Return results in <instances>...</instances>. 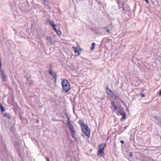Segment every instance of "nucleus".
Returning <instances> with one entry per match:
<instances>
[{
  "label": "nucleus",
  "mask_w": 161,
  "mask_h": 161,
  "mask_svg": "<svg viewBox=\"0 0 161 161\" xmlns=\"http://www.w3.org/2000/svg\"><path fill=\"white\" fill-rule=\"evenodd\" d=\"M79 123L81 128L82 132L86 136L89 138L90 136V130L88 126L81 121H80Z\"/></svg>",
  "instance_id": "nucleus-1"
},
{
  "label": "nucleus",
  "mask_w": 161,
  "mask_h": 161,
  "mask_svg": "<svg viewBox=\"0 0 161 161\" xmlns=\"http://www.w3.org/2000/svg\"><path fill=\"white\" fill-rule=\"evenodd\" d=\"M61 84L63 92H67L71 89L70 84L67 80H63L62 81Z\"/></svg>",
  "instance_id": "nucleus-2"
},
{
  "label": "nucleus",
  "mask_w": 161,
  "mask_h": 161,
  "mask_svg": "<svg viewBox=\"0 0 161 161\" xmlns=\"http://www.w3.org/2000/svg\"><path fill=\"white\" fill-rule=\"evenodd\" d=\"M51 26L52 27L54 30L56 32V33L59 36H60L61 35L62 32L61 31L57 29L58 26L56 25L53 24L51 21Z\"/></svg>",
  "instance_id": "nucleus-3"
},
{
  "label": "nucleus",
  "mask_w": 161,
  "mask_h": 161,
  "mask_svg": "<svg viewBox=\"0 0 161 161\" xmlns=\"http://www.w3.org/2000/svg\"><path fill=\"white\" fill-rule=\"evenodd\" d=\"M67 120L66 123L67 126L69 130L70 131H72L74 130H75L74 129L73 127L72 124L70 123L69 121V119L68 117H67Z\"/></svg>",
  "instance_id": "nucleus-4"
},
{
  "label": "nucleus",
  "mask_w": 161,
  "mask_h": 161,
  "mask_svg": "<svg viewBox=\"0 0 161 161\" xmlns=\"http://www.w3.org/2000/svg\"><path fill=\"white\" fill-rule=\"evenodd\" d=\"M51 76L53 77V79L54 80V82L55 83L57 81V73L53 71L51 69Z\"/></svg>",
  "instance_id": "nucleus-5"
},
{
  "label": "nucleus",
  "mask_w": 161,
  "mask_h": 161,
  "mask_svg": "<svg viewBox=\"0 0 161 161\" xmlns=\"http://www.w3.org/2000/svg\"><path fill=\"white\" fill-rule=\"evenodd\" d=\"M118 111L120 114L123 116V118L121 119V120H122L124 119H125L126 117L125 112L121 110V109L119 108H118Z\"/></svg>",
  "instance_id": "nucleus-6"
},
{
  "label": "nucleus",
  "mask_w": 161,
  "mask_h": 161,
  "mask_svg": "<svg viewBox=\"0 0 161 161\" xmlns=\"http://www.w3.org/2000/svg\"><path fill=\"white\" fill-rule=\"evenodd\" d=\"M72 48L74 49L75 53V55L76 56H79L80 53L79 49L77 47H73Z\"/></svg>",
  "instance_id": "nucleus-7"
},
{
  "label": "nucleus",
  "mask_w": 161,
  "mask_h": 161,
  "mask_svg": "<svg viewBox=\"0 0 161 161\" xmlns=\"http://www.w3.org/2000/svg\"><path fill=\"white\" fill-rule=\"evenodd\" d=\"M123 9L125 13L128 12L130 10V7L129 6H127L126 5H123Z\"/></svg>",
  "instance_id": "nucleus-8"
},
{
  "label": "nucleus",
  "mask_w": 161,
  "mask_h": 161,
  "mask_svg": "<svg viewBox=\"0 0 161 161\" xmlns=\"http://www.w3.org/2000/svg\"><path fill=\"white\" fill-rule=\"evenodd\" d=\"M97 155L99 157H101L103 156L104 154V153L103 150L98 149L97 153Z\"/></svg>",
  "instance_id": "nucleus-9"
},
{
  "label": "nucleus",
  "mask_w": 161,
  "mask_h": 161,
  "mask_svg": "<svg viewBox=\"0 0 161 161\" xmlns=\"http://www.w3.org/2000/svg\"><path fill=\"white\" fill-rule=\"evenodd\" d=\"M154 118L157 121L158 123V124L159 125H161V119L156 116H154Z\"/></svg>",
  "instance_id": "nucleus-10"
},
{
  "label": "nucleus",
  "mask_w": 161,
  "mask_h": 161,
  "mask_svg": "<svg viewBox=\"0 0 161 161\" xmlns=\"http://www.w3.org/2000/svg\"><path fill=\"white\" fill-rule=\"evenodd\" d=\"M105 144H102L101 145H100L99 147V149L101 150H104V149L105 147Z\"/></svg>",
  "instance_id": "nucleus-11"
},
{
  "label": "nucleus",
  "mask_w": 161,
  "mask_h": 161,
  "mask_svg": "<svg viewBox=\"0 0 161 161\" xmlns=\"http://www.w3.org/2000/svg\"><path fill=\"white\" fill-rule=\"evenodd\" d=\"M0 74L1 76L2 80L3 81H6V76H5L4 74L3 73V72L0 73Z\"/></svg>",
  "instance_id": "nucleus-12"
},
{
  "label": "nucleus",
  "mask_w": 161,
  "mask_h": 161,
  "mask_svg": "<svg viewBox=\"0 0 161 161\" xmlns=\"http://www.w3.org/2000/svg\"><path fill=\"white\" fill-rule=\"evenodd\" d=\"M72 137L75 139V136L76 135V132L75 130L70 131Z\"/></svg>",
  "instance_id": "nucleus-13"
},
{
  "label": "nucleus",
  "mask_w": 161,
  "mask_h": 161,
  "mask_svg": "<svg viewBox=\"0 0 161 161\" xmlns=\"http://www.w3.org/2000/svg\"><path fill=\"white\" fill-rule=\"evenodd\" d=\"M111 104L113 106L114 108V110H116L118 109V108H117V107L116 104L115 103V102L114 101H112L111 102Z\"/></svg>",
  "instance_id": "nucleus-14"
},
{
  "label": "nucleus",
  "mask_w": 161,
  "mask_h": 161,
  "mask_svg": "<svg viewBox=\"0 0 161 161\" xmlns=\"http://www.w3.org/2000/svg\"><path fill=\"white\" fill-rule=\"evenodd\" d=\"M110 95L112 98H114L115 100H117L118 97L113 92H112Z\"/></svg>",
  "instance_id": "nucleus-15"
},
{
  "label": "nucleus",
  "mask_w": 161,
  "mask_h": 161,
  "mask_svg": "<svg viewBox=\"0 0 161 161\" xmlns=\"http://www.w3.org/2000/svg\"><path fill=\"white\" fill-rule=\"evenodd\" d=\"M44 1V4L47 6V7H48V8H49V6L48 4V2L47 1V0H43Z\"/></svg>",
  "instance_id": "nucleus-16"
},
{
  "label": "nucleus",
  "mask_w": 161,
  "mask_h": 161,
  "mask_svg": "<svg viewBox=\"0 0 161 161\" xmlns=\"http://www.w3.org/2000/svg\"><path fill=\"white\" fill-rule=\"evenodd\" d=\"M0 109L1 111L3 112L5 111V108L3 107L2 104L0 103Z\"/></svg>",
  "instance_id": "nucleus-17"
},
{
  "label": "nucleus",
  "mask_w": 161,
  "mask_h": 161,
  "mask_svg": "<svg viewBox=\"0 0 161 161\" xmlns=\"http://www.w3.org/2000/svg\"><path fill=\"white\" fill-rule=\"evenodd\" d=\"M95 46V43H92V46L90 47V50H92L94 49Z\"/></svg>",
  "instance_id": "nucleus-18"
},
{
  "label": "nucleus",
  "mask_w": 161,
  "mask_h": 161,
  "mask_svg": "<svg viewBox=\"0 0 161 161\" xmlns=\"http://www.w3.org/2000/svg\"><path fill=\"white\" fill-rule=\"evenodd\" d=\"M104 29L107 33H110V30L107 27H105Z\"/></svg>",
  "instance_id": "nucleus-19"
},
{
  "label": "nucleus",
  "mask_w": 161,
  "mask_h": 161,
  "mask_svg": "<svg viewBox=\"0 0 161 161\" xmlns=\"http://www.w3.org/2000/svg\"><path fill=\"white\" fill-rule=\"evenodd\" d=\"M106 89H107V91H109V92L110 93V94H111V93L112 92L111 91V90H110L109 88H108V87H107V88Z\"/></svg>",
  "instance_id": "nucleus-20"
},
{
  "label": "nucleus",
  "mask_w": 161,
  "mask_h": 161,
  "mask_svg": "<svg viewBox=\"0 0 161 161\" xmlns=\"http://www.w3.org/2000/svg\"><path fill=\"white\" fill-rule=\"evenodd\" d=\"M140 94H141L142 97V98L145 97V95L142 93L140 92Z\"/></svg>",
  "instance_id": "nucleus-21"
},
{
  "label": "nucleus",
  "mask_w": 161,
  "mask_h": 161,
  "mask_svg": "<svg viewBox=\"0 0 161 161\" xmlns=\"http://www.w3.org/2000/svg\"><path fill=\"white\" fill-rule=\"evenodd\" d=\"M146 2V3H147V4H148L149 3V1H148V0H144Z\"/></svg>",
  "instance_id": "nucleus-22"
},
{
  "label": "nucleus",
  "mask_w": 161,
  "mask_h": 161,
  "mask_svg": "<svg viewBox=\"0 0 161 161\" xmlns=\"http://www.w3.org/2000/svg\"><path fill=\"white\" fill-rule=\"evenodd\" d=\"M120 142L122 144H124V141H122V140H121L120 141Z\"/></svg>",
  "instance_id": "nucleus-23"
},
{
  "label": "nucleus",
  "mask_w": 161,
  "mask_h": 161,
  "mask_svg": "<svg viewBox=\"0 0 161 161\" xmlns=\"http://www.w3.org/2000/svg\"><path fill=\"white\" fill-rule=\"evenodd\" d=\"M130 156H132V152L130 153Z\"/></svg>",
  "instance_id": "nucleus-24"
},
{
  "label": "nucleus",
  "mask_w": 161,
  "mask_h": 161,
  "mask_svg": "<svg viewBox=\"0 0 161 161\" xmlns=\"http://www.w3.org/2000/svg\"><path fill=\"white\" fill-rule=\"evenodd\" d=\"M46 159H47V161H50L49 159L48 158H46Z\"/></svg>",
  "instance_id": "nucleus-25"
},
{
  "label": "nucleus",
  "mask_w": 161,
  "mask_h": 161,
  "mask_svg": "<svg viewBox=\"0 0 161 161\" xmlns=\"http://www.w3.org/2000/svg\"><path fill=\"white\" fill-rule=\"evenodd\" d=\"M48 72H49V74H50V73H51V72H50V69H49V70H48Z\"/></svg>",
  "instance_id": "nucleus-26"
},
{
  "label": "nucleus",
  "mask_w": 161,
  "mask_h": 161,
  "mask_svg": "<svg viewBox=\"0 0 161 161\" xmlns=\"http://www.w3.org/2000/svg\"><path fill=\"white\" fill-rule=\"evenodd\" d=\"M159 94L160 95H161V90L160 91V92H159Z\"/></svg>",
  "instance_id": "nucleus-27"
},
{
  "label": "nucleus",
  "mask_w": 161,
  "mask_h": 161,
  "mask_svg": "<svg viewBox=\"0 0 161 161\" xmlns=\"http://www.w3.org/2000/svg\"><path fill=\"white\" fill-rule=\"evenodd\" d=\"M47 21L49 22V23L50 24V20H47Z\"/></svg>",
  "instance_id": "nucleus-28"
},
{
  "label": "nucleus",
  "mask_w": 161,
  "mask_h": 161,
  "mask_svg": "<svg viewBox=\"0 0 161 161\" xmlns=\"http://www.w3.org/2000/svg\"><path fill=\"white\" fill-rule=\"evenodd\" d=\"M7 114H4V116H5L6 115H7Z\"/></svg>",
  "instance_id": "nucleus-29"
},
{
  "label": "nucleus",
  "mask_w": 161,
  "mask_h": 161,
  "mask_svg": "<svg viewBox=\"0 0 161 161\" xmlns=\"http://www.w3.org/2000/svg\"><path fill=\"white\" fill-rule=\"evenodd\" d=\"M36 122H38V121H39V120H36Z\"/></svg>",
  "instance_id": "nucleus-30"
},
{
  "label": "nucleus",
  "mask_w": 161,
  "mask_h": 161,
  "mask_svg": "<svg viewBox=\"0 0 161 161\" xmlns=\"http://www.w3.org/2000/svg\"><path fill=\"white\" fill-rule=\"evenodd\" d=\"M81 136H82L84 137V135H82H82H81Z\"/></svg>",
  "instance_id": "nucleus-31"
},
{
  "label": "nucleus",
  "mask_w": 161,
  "mask_h": 161,
  "mask_svg": "<svg viewBox=\"0 0 161 161\" xmlns=\"http://www.w3.org/2000/svg\"><path fill=\"white\" fill-rule=\"evenodd\" d=\"M126 127H127V126H125V129L126 128Z\"/></svg>",
  "instance_id": "nucleus-32"
}]
</instances>
